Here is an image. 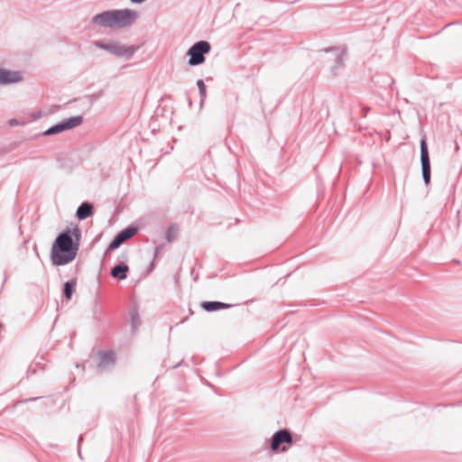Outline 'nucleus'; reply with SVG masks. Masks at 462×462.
Instances as JSON below:
<instances>
[{
    "mask_svg": "<svg viewBox=\"0 0 462 462\" xmlns=\"http://www.w3.org/2000/svg\"><path fill=\"white\" fill-rule=\"evenodd\" d=\"M23 80V75L18 70H9L0 68V86L19 83Z\"/></svg>",
    "mask_w": 462,
    "mask_h": 462,
    "instance_id": "obj_9",
    "label": "nucleus"
},
{
    "mask_svg": "<svg viewBox=\"0 0 462 462\" xmlns=\"http://www.w3.org/2000/svg\"><path fill=\"white\" fill-rule=\"evenodd\" d=\"M82 122L83 117L81 116L69 117L48 128L43 132V135L50 136L60 134L63 131L69 130L80 125Z\"/></svg>",
    "mask_w": 462,
    "mask_h": 462,
    "instance_id": "obj_5",
    "label": "nucleus"
},
{
    "mask_svg": "<svg viewBox=\"0 0 462 462\" xmlns=\"http://www.w3.org/2000/svg\"><path fill=\"white\" fill-rule=\"evenodd\" d=\"M77 282L75 280L68 281L63 285V295L67 300H70L73 292L75 291V287Z\"/></svg>",
    "mask_w": 462,
    "mask_h": 462,
    "instance_id": "obj_14",
    "label": "nucleus"
},
{
    "mask_svg": "<svg viewBox=\"0 0 462 462\" xmlns=\"http://www.w3.org/2000/svg\"><path fill=\"white\" fill-rule=\"evenodd\" d=\"M367 111H369V108L365 109V116H366Z\"/></svg>",
    "mask_w": 462,
    "mask_h": 462,
    "instance_id": "obj_21",
    "label": "nucleus"
},
{
    "mask_svg": "<svg viewBox=\"0 0 462 462\" xmlns=\"http://www.w3.org/2000/svg\"><path fill=\"white\" fill-rule=\"evenodd\" d=\"M230 306V304H226L221 301H204L201 303V307L208 312L228 309Z\"/></svg>",
    "mask_w": 462,
    "mask_h": 462,
    "instance_id": "obj_11",
    "label": "nucleus"
},
{
    "mask_svg": "<svg viewBox=\"0 0 462 462\" xmlns=\"http://www.w3.org/2000/svg\"><path fill=\"white\" fill-rule=\"evenodd\" d=\"M137 17V13L131 9L108 10L92 17V23L109 28H123L131 25Z\"/></svg>",
    "mask_w": 462,
    "mask_h": 462,
    "instance_id": "obj_2",
    "label": "nucleus"
},
{
    "mask_svg": "<svg viewBox=\"0 0 462 462\" xmlns=\"http://www.w3.org/2000/svg\"><path fill=\"white\" fill-rule=\"evenodd\" d=\"M96 46L99 49L105 50L110 54L125 57L130 59L135 52V48L134 46H126L123 45L119 42H111L108 43H104L101 42H97Z\"/></svg>",
    "mask_w": 462,
    "mask_h": 462,
    "instance_id": "obj_4",
    "label": "nucleus"
},
{
    "mask_svg": "<svg viewBox=\"0 0 462 462\" xmlns=\"http://www.w3.org/2000/svg\"><path fill=\"white\" fill-rule=\"evenodd\" d=\"M8 124L12 127L18 126V125H22V123L20 121H18L17 119H15V118H13V119L9 120Z\"/></svg>",
    "mask_w": 462,
    "mask_h": 462,
    "instance_id": "obj_19",
    "label": "nucleus"
},
{
    "mask_svg": "<svg viewBox=\"0 0 462 462\" xmlns=\"http://www.w3.org/2000/svg\"><path fill=\"white\" fill-rule=\"evenodd\" d=\"M129 271V267L125 263H120L115 265L111 270V275L114 278L119 279V280H125L127 277V273Z\"/></svg>",
    "mask_w": 462,
    "mask_h": 462,
    "instance_id": "obj_12",
    "label": "nucleus"
},
{
    "mask_svg": "<svg viewBox=\"0 0 462 462\" xmlns=\"http://www.w3.org/2000/svg\"><path fill=\"white\" fill-rule=\"evenodd\" d=\"M329 51L332 53V55H333V57H334V60H335V65H334V67H332V71H333L334 73H336V72H335V70H336L337 68H339V67L342 65V63H343V57H342V53H341V52H339V51H338L337 50H336V49H330V50H329Z\"/></svg>",
    "mask_w": 462,
    "mask_h": 462,
    "instance_id": "obj_15",
    "label": "nucleus"
},
{
    "mask_svg": "<svg viewBox=\"0 0 462 462\" xmlns=\"http://www.w3.org/2000/svg\"><path fill=\"white\" fill-rule=\"evenodd\" d=\"M420 150L422 179L424 183L428 185L430 181V161L425 138L421 139L420 142Z\"/></svg>",
    "mask_w": 462,
    "mask_h": 462,
    "instance_id": "obj_6",
    "label": "nucleus"
},
{
    "mask_svg": "<svg viewBox=\"0 0 462 462\" xmlns=\"http://www.w3.org/2000/svg\"><path fill=\"white\" fill-rule=\"evenodd\" d=\"M176 233H177V228L174 226H170L167 230L166 239L169 242L173 241L176 238Z\"/></svg>",
    "mask_w": 462,
    "mask_h": 462,
    "instance_id": "obj_17",
    "label": "nucleus"
},
{
    "mask_svg": "<svg viewBox=\"0 0 462 462\" xmlns=\"http://www.w3.org/2000/svg\"><path fill=\"white\" fill-rule=\"evenodd\" d=\"M115 364L114 353L112 351H106L99 353V362L97 364V370L99 373L104 372Z\"/></svg>",
    "mask_w": 462,
    "mask_h": 462,
    "instance_id": "obj_10",
    "label": "nucleus"
},
{
    "mask_svg": "<svg viewBox=\"0 0 462 462\" xmlns=\"http://www.w3.org/2000/svg\"><path fill=\"white\" fill-rule=\"evenodd\" d=\"M138 229L135 226H128L120 231L109 244L107 250L112 251L117 249L123 243L133 237Z\"/></svg>",
    "mask_w": 462,
    "mask_h": 462,
    "instance_id": "obj_8",
    "label": "nucleus"
},
{
    "mask_svg": "<svg viewBox=\"0 0 462 462\" xmlns=\"http://www.w3.org/2000/svg\"><path fill=\"white\" fill-rule=\"evenodd\" d=\"M33 117H34L35 119H39V118L41 117V113L36 114Z\"/></svg>",
    "mask_w": 462,
    "mask_h": 462,
    "instance_id": "obj_20",
    "label": "nucleus"
},
{
    "mask_svg": "<svg viewBox=\"0 0 462 462\" xmlns=\"http://www.w3.org/2000/svg\"><path fill=\"white\" fill-rule=\"evenodd\" d=\"M131 319L133 330H135L139 324V314L136 310L132 311Z\"/></svg>",
    "mask_w": 462,
    "mask_h": 462,
    "instance_id": "obj_18",
    "label": "nucleus"
},
{
    "mask_svg": "<svg viewBox=\"0 0 462 462\" xmlns=\"http://www.w3.org/2000/svg\"><path fill=\"white\" fill-rule=\"evenodd\" d=\"M292 441L291 434L288 430H279L271 439V449L274 452H284L286 451V448L284 447L281 448V445L292 444Z\"/></svg>",
    "mask_w": 462,
    "mask_h": 462,
    "instance_id": "obj_7",
    "label": "nucleus"
},
{
    "mask_svg": "<svg viewBox=\"0 0 462 462\" xmlns=\"http://www.w3.org/2000/svg\"><path fill=\"white\" fill-rule=\"evenodd\" d=\"M197 86H198V88H199V96H200V106H202V104L205 101L206 97H207L206 86H205V83H204V81L202 79H199L197 81Z\"/></svg>",
    "mask_w": 462,
    "mask_h": 462,
    "instance_id": "obj_16",
    "label": "nucleus"
},
{
    "mask_svg": "<svg viewBox=\"0 0 462 462\" xmlns=\"http://www.w3.org/2000/svg\"><path fill=\"white\" fill-rule=\"evenodd\" d=\"M80 231L79 228L61 232L56 237L51 253V259L54 265H65L76 258L79 249Z\"/></svg>",
    "mask_w": 462,
    "mask_h": 462,
    "instance_id": "obj_1",
    "label": "nucleus"
},
{
    "mask_svg": "<svg viewBox=\"0 0 462 462\" xmlns=\"http://www.w3.org/2000/svg\"><path fill=\"white\" fill-rule=\"evenodd\" d=\"M92 213V204H80L76 214L79 219L83 220L90 217Z\"/></svg>",
    "mask_w": 462,
    "mask_h": 462,
    "instance_id": "obj_13",
    "label": "nucleus"
},
{
    "mask_svg": "<svg viewBox=\"0 0 462 462\" xmlns=\"http://www.w3.org/2000/svg\"><path fill=\"white\" fill-rule=\"evenodd\" d=\"M210 44L207 41H199L195 42L187 51L189 56L188 64L189 66H198L205 61V54L210 51Z\"/></svg>",
    "mask_w": 462,
    "mask_h": 462,
    "instance_id": "obj_3",
    "label": "nucleus"
}]
</instances>
